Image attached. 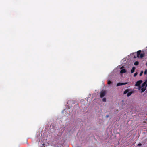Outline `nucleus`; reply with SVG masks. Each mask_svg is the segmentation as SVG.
<instances>
[{
    "label": "nucleus",
    "instance_id": "obj_4",
    "mask_svg": "<svg viewBox=\"0 0 147 147\" xmlns=\"http://www.w3.org/2000/svg\"><path fill=\"white\" fill-rule=\"evenodd\" d=\"M145 86V88L147 86V80H146L142 84V87H144Z\"/></svg>",
    "mask_w": 147,
    "mask_h": 147
},
{
    "label": "nucleus",
    "instance_id": "obj_16",
    "mask_svg": "<svg viewBox=\"0 0 147 147\" xmlns=\"http://www.w3.org/2000/svg\"><path fill=\"white\" fill-rule=\"evenodd\" d=\"M144 74L145 75H146L147 74V69H146L145 70V71H144Z\"/></svg>",
    "mask_w": 147,
    "mask_h": 147
},
{
    "label": "nucleus",
    "instance_id": "obj_14",
    "mask_svg": "<svg viewBox=\"0 0 147 147\" xmlns=\"http://www.w3.org/2000/svg\"><path fill=\"white\" fill-rule=\"evenodd\" d=\"M138 87V90H140L142 88H141V87H142V86H140H140H137Z\"/></svg>",
    "mask_w": 147,
    "mask_h": 147
},
{
    "label": "nucleus",
    "instance_id": "obj_22",
    "mask_svg": "<svg viewBox=\"0 0 147 147\" xmlns=\"http://www.w3.org/2000/svg\"><path fill=\"white\" fill-rule=\"evenodd\" d=\"M134 58H136V57H134Z\"/></svg>",
    "mask_w": 147,
    "mask_h": 147
},
{
    "label": "nucleus",
    "instance_id": "obj_11",
    "mask_svg": "<svg viewBox=\"0 0 147 147\" xmlns=\"http://www.w3.org/2000/svg\"><path fill=\"white\" fill-rule=\"evenodd\" d=\"M135 67H133L132 68V69L131 70V73H133L134 72V71L135 70Z\"/></svg>",
    "mask_w": 147,
    "mask_h": 147
},
{
    "label": "nucleus",
    "instance_id": "obj_3",
    "mask_svg": "<svg viewBox=\"0 0 147 147\" xmlns=\"http://www.w3.org/2000/svg\"><path fill=\"white\" fill-rule=\"evenodd\" d=\"M128 83L127 82L125 83H118L117 84V86H121L122 85H125L127 84Z\"/></svg>",
    "mask_w": 147,
    "mask_h": 147
},
{
    "label": "nucleus",
    "instance_id": "obj_17",
    "mask_svg": "<svg viewBox=\"0 0 147 147\" xmlns=\"http://www.w3.org/2000/svg\"><path fill=\"white\" fill-rule=\"evenodd\" d=\"M102 101L103 102H106V98H103L102 99Z\"/></svg>",
    "mask_w": 147,
    "mask_h": 147
},
{
    "label": "nucleus",
    "instance_id": "obj_7",
    "mask_svg": "<svg viewBox=\"0 0 147 147\" xmlns=\"http://www.w3.org/2000/svg\"><path fill=\"white\" fill-rule=\"evenodd\" d=\"M141 51V50H139L137 52V57H139V55H140Z\"/></svg>",
    "mask_w": 147,
    "mask_h": 147
},
{
    "label": "nucleus",
    "instance_id": "obj_13",
    "mask_svg": "<svg viewBox=\"0 0 147 147\" xmlns=\"http://www.w3.org/2000/svg\"><path fill=\"white\" fill-rule=\"evenodd\" d=\"M144 56V54L143 53H141L140 55V56H139V57H140V58H142V57H143Z\"/></svg>",
    "mask_w": 147,
    "mask_h": 147
},
{
    "label": "nucleus",
    "instance_id": "obj_18",
    "mask_svg": "<svg viewBox=\"0 0 147 147\" xmlns=\"http://www.w3.org/2000/svg\"><path fill=\"white\" fill-rule=\"evenodd\" d=\"M143 73V71H142L140 74V76H141L142 75Z\"/></svg>",
    "mask_w": 147,
    "mask_h": 147
},
{
    "label": "nucleus",
    "instance_id": "obj_8",
    "mask_svg": "<svg viewBox=\"0 0 147 147\" xmlns=\"http://www.w3.org/2000/svg\"><path fill=\"white\" fill-rule=\"evenodd\" d=\"M130 91V90L129 89H126L124 92L123 93L124 94H125L129 92Z\"/></svg>",
    "mask_w": 147,
    "mask_h": 147
},
{
    "label": "nucleus",
    "instance_id": "obj_9",
    "mask_svg": "<svg viewBox=\"0 0 147 147\" xmlns=\"http://www.w3.org/2000/svg\"><path fill=\"white\" fill-rule=\"evenodd\" d=\"M130 91V90L129 89H126L124 92L123 93L124 94H125L129 92Z\"/></svg>",
    "mask_w": 147,
    "mask_h": 147
},
{
    "label": "nucleus",
    "instance_id": "obj_1",
    "mask_svg": "<svg viewBox=\"0 0 147 147\" xmlns=\"http://www.w3.org/2000/svg\"><path fill=\"white\" fill-rule=\"evenodd\" d=\"M106 94V92L105 90H102L100 92V97L101 98L103 97Z\"/></svg>",
    "mask_w": 147,
    "mask_h": 147
},
{
    "label": "nucleus",
    "instance_id": "obj_19",
    "mask_svg": "<svg viewBox=\"0 0 147 147\" xmlns=\"http://www.w3.org/2000/svg\"><path fill=\"white\" fill-rule=\"evenodd\" d=\"M137 74V72H136L134 74V76H136Z\"/></svg>",
    "mask_w": 147,
    "mask_h": 147
},
{
    "label": "nucleus",
    "instance_id": "obj_2",
    "mask_svg": "<svg viewBox=\"0 0 147 147\" xmlns=\"http://www.w3.org/2000/svg\"><path fill=\"white\" fill-rule=\"evenodd\" d=\"M142 82V81L141 80L138 81L136 82L134 86H140Z\"/></svg>",
    "mask_w": 147,
    "mask_h": 147
},
{
    "label": "nucleus",
    "instance_id": "obj_12",
    "mask_svg": "<svg viewBox=\"0 0 147 147\" xmlns=\"http://www.w3.org/2000/svg\"><path fill=\"white\" fill-rule=\"evenodd\" d=\"M134 64L135 65H137L139 64V62L138 61H136L134 62Z\"/></svg>",
    "mask_w": 147,
    "mask_h": 147
},
{
    "label": "nucleus",
    "instance_id": "obj_10",
    "mask_svg": "<svg viewBox=\"0 0 147 147\" xmlns=\"http://www.w3.org/2000/svg\"><path fill=\"white\" fill-rule=\"evenodd\" d=\"M146 89V88H145V87L144 88L143 87V88H142L141 89V93H143L145 91Z\"/></svg>",
    "mask_w": 147,
    "mask_h": 147
},
{
    "label": "nucleus",
    "instance_id": "obj_15",
    "mask_svg": "<svg viewBox=\"0 0 147 147\" xmlns=\"http://www.w3.org/2000/svg\"><path fill=\"white\" fill-rule=\"evenodd\" d=\"M112 83V82L111 81H109V80L108 82V84H109V85L110 84H111V83Z\"/></svg>",
    "mask_w": 147,
    "mask_h": 147
},
{
    "label": "nucleus",
    "instance_id": "obj_5",
    "mask_svg": "<svg viewBox=\"0 0 147 147\" xmlns=\"http://www.w3.org/2000/svg\"><path fill=\"white\" fill-rule=\"evenodd\" d=\"M126 72V71L125 69H122L120 71V73L121 74L124 73H125Z\"/></svg>",
    "mask_w": 147,
    "mask_h": 147
},
{
    "label": "nucleus",
    "instance_id": "obj_20",
    "mask_svg": "<svg viewBox=\"0 0 147 147\" xmlns=\"http://www.w3.org/2000/svg\"><path fill=\"white\" fill-rule=\"evenodd\" d=\"M141 145V144H140V143H139V144H138V145H139V146H140V145Z\"/></svg>",
    "mask_w": 147,
    "mask_h": 147
},
{
    "label": "nucleus",
    "instance_id": "obj_6",
    "mask_svg": "<svg viewBox=\"0 0 147 147\" xmlns=\"http://www.w3.org/2000/svg\"><path fill=\"white\" fill-rule=\"evenodd\" d=\"M133 91L131 92H128L127 94V97H129L131 95V94L133 93Z\"/></svg>",
    "mask_w": 147,
    "mask_h": 147
},
{
    "label": "nucleus",
    "instance_id": "obj_21",
    "mask_svg": "<svg viewBox=\"0 0 147 147\" xmlns=\"http://www.w3.org/2000/svg\"><path fill=\"white\" fill-rule=\"evenodd\" d=\"M106 117L107 118L108 117H109V115H107L106 116Z\"/></svg>",
    "mask_w": 147,
    "mask_h": 147
}]
</instances>
